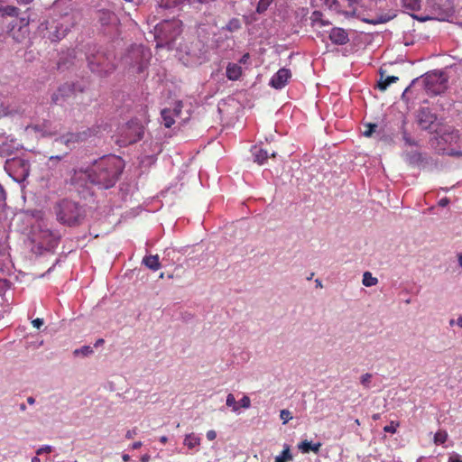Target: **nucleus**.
<instances>
[{"label":"nucleus","instance_id":"ddd939ff","mask_svg":"<svg viewBox=\"0 0 462 462\" xmlns=\"http://www.w3.org/2000/svg\"><path fill=\"white\" fill-rule=\"evenodd\" d=\"M322 444L320 442H317L312 444L310 441L307 439L301 441L298 445V448L304 454L310 453V451L318 454L320 450Z\"/></svg>","mask_w":462,"mask_h":462},{"label":"nucleus","instance_id":"72a5a7b5","mask_svg":"<svg viewBox=\"0 0 462 462\" xmlns=\"http://www.w3.org/2000/svg\"><path fill=\"white\" fill-rule=\"evenodd\" d=\"M372 374L369 373H366L361 376L360 382L365 387H369V383L371 382Z\"/></svg>","mask_w":462,"mask_h":462},{"label":"nucleus","instance_id":"b1692460","mask_svg":"<svg viewBox=\"0 0 462 462\" xmlns=\"http://www.w3.org/2000/svg\"><path fill=\"white\" fill-rule=\"evenodd\" d=\"M391 18L392 17L390 15L384 14V15H380L375 18H364V19H362V21L368 24L376 25V24L387 23L388 21L391 20Z\"/></svg>","mask_w":462,"mask_h":462},{"label":"nucleus","instance_id":"f704fd0d","mask_svg":"<svg viewBox=\"0 0 462 462\" xmlns=\"http://www.w3.org/2000/svg\"><path fill=\"white\" fill-rule=\"evenodd\" d=\"M241 407L248 409L251 406V400L248 396L245 395L239 402Z\"/></svg>","mask_w":462,"mask_h":462},{"label":"nucleus","instance_id":"393cba45","mask_svg":"<svg viewBox=\"0 0 462 462\" xmlns=\"http://www.w3.org/2000/svg\"><path fill=\"white\" fill-rule=\"evenodd\" d=\"M362 282L365 286L371 287L377 284L378 279L374 277L370 272H365L363 275Z\"/></svg>","mask_w":462,"mask_h":462},{"label":"nucleus","instance_id":"e2e57ef3","mask_svg":"<svg viewBox=\"0 0 462 462\" xmlns=\"http://www.w3.org/2000/svg\"><path fill=\"white\" fill-rule=\"evenodd\" d=\"M32 462H41V459L36 456L32 458Z\"/></svg>","mask_w":462,"mask_h":462},{"label":"nucleus","instance_id":"f3484780","mask_svg":"<svg viewBox=\"0 0 462 462\" xmlns=\"http://www.w3.org/2000/svg\"><path fill=\"white\" fill-rule=\"evenodd\" d=\"M143 263L152 271H157L161 268V263L157 254L145 256L143 259Z\"/></svg>","mask_w":462,"mask_h":462},{"label":"nucleus","instance_id":"a211bd4d","mask_svg":"<svg viewBox=\"0 0 462 462\" xmlns=\"http://www.w3.org/2000/svg\"><path fill=\"white\" fill-rule=\"evenodd\" d=\"M399 80V78L398 77H395V76H387L385 78H383V74L382 73L381 74V79L379 80L378 82V88L381 90V91H385L387 89V88L392 84V83H395Z\"/></svg>","mask_w":462,"mask_h":462},{"label":"nucleus","instance_id":"2f4dec72","mask_svg":"<svg viewBox=\"0 0 462 462\" xmlns=\"http://www.w3.org/2000/svg\"><path fill=\"white\" fill-rule=\"evenodd\" d=\"M63 157V155L51 156L47 162L48 167L50 169L56 167Z\"/></svg>","mask_w":462,"mask_h":462},{"label":"nucleus","instance_id":"58836bf2","mask_svg":"<svg viewBox=\"0 0 462 462\" xmlns=\"http://www.w3.org/2000/svg\"><path fill=\"white\" fill-rule=\"evenodd\" d=\"M32 326L39 329L44 324L43 319L37 318L32 321Z\"/></svg>","mask_w":462,"mask_h":462},{"label":"nucleus","instance_id":"338daca9","mask_svg":"<svg viewBox=\"0 0 462 462\" xmlns=\"http://www.w3.org/2000/svg\"><path fill=\"white\" fill-rule=\"evenodd\" d=\"M20 409H21L22 411H25L26 407H25V405H24V404H21Z\"/></svg>","mask_w":462,"mask_h":462},{"label":"nucleus","instance_id":"a19ab883","mask_svg":"<svg viewBox=\"0 0 462 462\" xmlns=\"http://www.w3.org/2000/svg\"><path fill=\"white\" fill-rule=\"evenodd\" d=\"M136 434H137V430L136 429L129 430L125 433V438L130 439H133Z\"/></svg>","mask_w":462,"mask_h":462},{"label":"nucleus","instance_id":"39448f33","mask_svg":"<svg viewBox=\"0 0 462 462\" xmlns=\"http://www.w3.org/2000/svg\"><path fill=\"white\" fill-rule=\"evenodd\" d=\"M39 32L42 38L47 39L51 42H57L64 37V31L61 30L60 23L54 20H46L41 23L39 26Z\"/></svg>","mask_w":462,"mask_h":462},{"label":"nucleus","instance_id":"79ce46f5","mask_svg":"<svg viewBox=\"0 0 462 462\" xmlns=\"http://www.w3.org/2000/svg\"><path fill=\"white\" fill-rule=\"evenodd\" d=\"M6 253L5 242L0 237V254L4 255Z\"/></svg>","mask_w":462,"mask_h":462},{"label":"nucleus","instance_id":"6e6552de","mask_svg":"<svg viewBox=\"0 0 462 462\" xmlns=\"http://www.w3.org/2000/svg\"><path fill=\"white\" fill-rule=\"evenodd\" d=\"M291 78V72L289 69H280L270 79V86L275 89L284 88Z\"/></svg>","mask_w":462,"mask_h":462},{"label":"nucleus","instance_id":"412c9836","mask_svg":"<svg viewBox=\"0 0 462 462\" xmlns=\"http://www.w3.org/2000/svg\"><path fill=\"white\" fill-rule=\"evenodd\" d=\"M19 14V9L13 5H5L0 6V15L5 16H10V17H15Z\"/></svg>","mask_w":462,"mask_h":462},{"label":"nucleus","instance_id":"dca6fc26","mask_svg":"<svg viewBox=\"0 0 462 462\" xmlns=\"http://www.w3.org/2000/svg\"><path fill=\"white\" fill-rule=\"evenodd\" d=\"M254 161L256 162H258L259 164H263L266 162V160L269 157H275V152H272L270 153L267 150L261 149V148L257 149L255 147L254 151Z\"/></svg>","mask_w":462,"mask_h":462},{"label":"nucleus","instance_id":"052dcab7","mask_svg":"<svg viewBox=\"0 0 462 462\" xmlns=\"http://www.w3.org/2000/svg\"><path fill=\"white\" fill-rule=\"evenodd\" d=\"M32 0H17V2L19 4H29L31 3Z\"/></svg>","mask_w":462,"mask_h":462},{"label":"nucleus","instance_id":"bb28decb","mask_svg":"<svg viewBox=\"0 0 462 462\" xmlns=\"http://www.w3.org/2000/svg\"><path fill=\"white\" fill-rule=\"evenodd\" d=\"M448 439V432L446 430H439L434 435V443L437 445L444 444Z\"/></svg>","mask_w":462,"mask_h":462},{"label":"nucleus","instance_id":"9b49d317","mask_svg":"<svg viewBox=\"0 0 462 462\" xmlns=\"http://www.w3.org/2000/svg\"><path fill=\"white\" fill-rule=\"evenodd\" d=\"M9 167H19L22 169L21 176L25 179L30 173L29 162L21 158H14L9 163Z\"/></svg>","mask_w":462,"mask_h":462},{"label":"nucleus","instance_id":"7ed1b4c3","mask_svg":"<svg viewBox=\"0 0 462 462\" xmlns=\"http://www.w3.org/2000/svg\"><path fill=\"white\" fill-rule=\"evenodd\" d=\"M104 130L105 128L102 125H95L77 133H68L63 134L56 141H60L61 143H64L68 147L73 148L78 143L86 142L92 137L97 136Z\"/></svg>","mask_w":462,"mask_h":462},{"label":"nucleus","instance_id":"774afa93","mask_svg":"<svg viewBox=\"0 0 462 462\" xmlns=\"http://www.w3.org/2000/svg\"><path fill=\"white\" fill-rule=\"evenodd\" d=\"M355 423H356V425H360V421H359V420H358V419H356V420H355Z\"/></svg>","mask_w":462,"mask_h":462},{"label":"nucleus","instance_id":"7c9ffc66","mask_svg":"<svg viewBox=\"0 0 462 462\" xmlns=\"http://www.w3.org/2000/svg\"><path fill=\"white\" fill-rule=\"evenodd\" d=\"M92 353H93V349L89 346H84L78 348L74 351L75 356H78V355L89 356Z\"/></svg>","mask_w":462,"mask_h":462},{"label":"nucleus","instance_id":"4d7b16f0","mask_svg":"<svg viewBox=\"0 0 462 462\" xmlns=\"http://www.w3.org/2000/svg\"><path fill=\"white\" fill-rule=\"evenodd\" d=\"M27 402L29 404H33L35 402V399L33 397L30 396L27 398Z\"/></svg>","mask_w":462,"mask_h":462},{"label":"nucleus","instance_id":"c9c22d12","mask_svg":"<svg viewBox=\"0 0 462 462\" xmlns=\"http://www.w3.org/2000/svg\"><path fill=\"white\" fill-rule=\"evenodd\" d=\"M366 126L367 129L364 132V135L369 137L374 132L377 125L375 124H368Z\"/></svg>","mask_w":462,"mask_h":462},{"label":"nucleus","instance_id":"a18cd8bd","mask_svg":"<svg viewBox=\"0 0 462 462\" xmlns=\"http://www.w3.org/2000/svg\"><path fill=\"white\" fill-rule=\"evenodd\" d=\"M250 59V54L247 52V53H245L242 58L239 60V63L241 64H245L247 63L248 60Z\"/></svg>","mask_w":462,"mask_h":462},{"label":"nucleus","instance_id":"8fccbe9b","mask_svg":"<svg viewBox=\"0 0 462 462\" xmlns=\"http://www.w3.org/2000/svg\"><path fill=\"white\" fill-rule=\"evenodd\" d=\"M142 442L141 441H135L132 444V448L133 449H138L142 447Z\"/></svg>","mask_w":462,"mask_h":462},{"label":"nucleus","instance_id":"473e14b6","mask_svg":"<svg viewBox=\"0 0 462 462\" xmlns=\"http://www.w3.org/2000/svg\"><path fill=\"white\" fill-rule=\"evenodd\" d=\"M280 418L283 421V424H285L292 419V416L290 411L282 410L280 412Z\"/></svg>","mask_w":462,"mask_h":462},{"label":"nucleus","instance_id":"5701e85b","mask_svg":"<svg viewBox=\"0 0 462 462\" xmlns=\"http://www.w3.org/2000/svg\"><path fill=\"white\" fill-rule=\"evenodd\" d=\"M162 117L165 127L170 128L174 123L173 113L170 109L162 110Z\"/></svg>","mask_w":462,"mask_h":462},{"label":"nucleus","instance_id":"6e6d98bb","mask_svg":"<svg viewBox=\"0 0 462 462\" xmlns=\"http://www.w3.org/2000/svg\"><path fill=\"white\" fill-rule=\"evenodd\" d=\"M168 441V438L166 436H162L160 438V442L162 443V444H166Z\"/></svg>","mask_w":462,"mask_h":462},{"label":"nucleus","instance_id":"e433bc0d","mask_svg":"<svg viewBox=\"0 0 462 462\" xmlns=\"http://www.w3.org/2000/svg\"><path fill=\"white\" fill-rule=\"evenodd\" d=\"M51 452H52V447H51V446H43V447H42V448L37 449L36 455L40 456V455H42L43 453H51Z\"/></svg>","mask_w":462,"mask_h":462},{"label":"nucleus","instance_id":"603ef678","mask_svg":"<svg viewBox=\"0 0 462 462\" xmlns=\"http://www.w3.org/2000/svg\"><path fill=\"white\" fill-rule=\"evenodd\" d=\"M104 339L103 338H99L96 341V343L94 344V346L95 347H98L99 346L103 345L104 344Z\"/></svg>","mask_w":462,"mask_h":462},{"label":"nucleus","instance_id":"423d86ee","mask_svg":"<svg viewBox=\"0 0 462 462\" xmlns=\"http://www.w3.org/2000/svg\"><path fill=\"white\" fill-rule=\"evenodd\" d=\"M143 126L136 121L132 120L126 125L125 142L127 143H136L143 138Z\"/></svg>","mask_w":462,"mask_h":462},{"label":"nucleus","instance_id":"aec40b11","mask_svg":"<svg viewBox=\"0 0 462 462\" xmlns=\"http://www.w3.org/2000/svg\"><path fill=\"white\" fill-rule=\"evenodd\" d=\"M436 117L430 114V113H425L424 111H422L420 113V125L427 129L430 126L431 124L434 123Z\"/></svg>","mask_w":462,"mask_h":462},{"label":"nucleus","instance_id":"ea45409f","mask_svg":"<svg viewBox=\"0 0 462 462\" xmlns=\"http://www.w3.org/2000/svg\"><path fill=\"white\" fill-rule=\"evenodd\" d=\"M403 140L405 141V143L408 144V145H416V142L413 141L406 132L403 133Z\"/></svg>","mask_w":462,"mask_h":462},{"label":"nucleus","instance_id":"cd10ccee","mask_svg":"<svg viewBox=\"0 0 462 462\" xmlns=\"http://www.w3.org/2000/svg\"><path fill=\"white\" fill-rule=\"evenodd\" d=\"M240 28H241V23H240V20L237 18H232L231 20H229V22L226 25V29L231 32H236V31L239 30Z\"/></svg>","mask_w":462,"mask_h":462},{"label":"nucleus","instance_id":"864d4df0","mask_svg":"<svg viewBox=\"0 0 462 462\" xmlns=\"http://www.w3.org/2000/svg\"><path fill=\"white\" fill-rule=\"evenodd\" d=\"M5 192L3 186L0 184V199H5Z\"/></svg>","mask_w":462,"mask_h":462},{"label":"nucleus","instance_id":"20e7f679","mask_svg":"<svg viewBox=\"0 0 462 462\" xmlns=\"http://www.w3.org/2000/svg\"><path fill=\"white\" fill-rule=\"evenodd\" d=\"M88 67L91 71L100 75H106L114 70V64L109 57L103 51H97L88 56Z\"/></svg>","mask_w":462,"mask_h":462},{"label":"nucleus","instance_id":"4c0bfd02","mask_svg":"<svg viewBox=\"0 0 462 462\" xmlns=\"http://www.w3.org/2000/svg\"><path fill=\"white\" fill-rule=\"evenodd\" d=\"M398 426V423L396 425H394V422L392 421L390 423V425H386L384 428H383V430L385 432H388V433H395L396 432V427Z\"/></svg>","mask_w":462,"mask_h":462},{"label":"nucleus","instance_id":"2eb2a0df","mask_svg":"<svg viewBox=\"0 0 462 462\" xmlns=\"http://www.w3.org/2000/svg\"><path fill=\"white\" fill-rule=\"evenodd\" d=\"M226 78L229 80H237L242 75V68L236 63H228L226 70Z\"/></svg>","mask_w":462,"mask_h":462},{"label":"nucleus","instance_id":"f257e3e1","mask_svg":"<svg viewBox=\"0 0 462 462\" xmlns=\"http://www.w3.org/2000/svg\"><path fill=\"white\" fill-rule=\"evenodd\" d=\"M122 171L123 163L119 157H104L96 162L89 170H75L71 183L84 187L89 182L106 189L116 183Z\"/></svg>","mask_w":462,"mask_h":462},{"label":"nucleus","instance_id":"c03bdc74","mask_svg":"<svg viewBox=\"0 0 462 462\" xmlns=\"http://www.w3.org/2000/svg\"><path fill=\"white\" fill-rule=\"evenodd\" d=\"M188 1L190 5H194L196 4L203 5V4H207V3L210 2V0H188Z\"/></svg>","mask_w":462,"mask_h":462},{"label":"nucleus","instance_id":"3c124183","mask_svg":"<svg viewBox=\"0 0 462 462\" xmlns=\"http://www.w3.org/2000/svg\"><path fill=\"white\" fill-rule=\"evenodd\" d=\"M151 459V456L148 455V454H144L143 456H142L141 457V462H149Z\"/></svg>","mask_w":462,"mask_h":462},{"label":"nucleus","instance_id":"6ab92c4d","mask_svg":"<svg viewBox=\"0 0 462 462\" xmlns=\"http://www.w3.org/2000/svg\"><path fill=\"white\" fill-rule=\"evenodd\" d=\"M201 439L194 433H189L185 436L184 445L189 449H193L200 445Z\"/></svg>","mask_w":462,"mask_h":462},{"label":"nucleus","instance_id":"9d476101","mask_svg":"<svg viewBox=\"0 0 462 462\" xmlns=\"http://www.w3.org/2000/svg\"><path fill=\"white\" fill-rule=\"evenodd\" d=\"M329 39L337 45H344L349 41L347 32L344 29L338 27H334L330 31Z\"/></svg>","mask_w":462,"mask_h":462},{"label":"nucleus","instance_id":"a878e982","mask_svg":"<svg viewBox=\"0 0 462 462\" xmlns=\"http://www.w3.org/2000/svg\"><path fill=\"white\" fill-rule=\"evenodd\" d=\"M403 7L410 11H418L420 9V0H402Z\"/></svg>","mask_w":462,"mask_h":462},{"label":"nucleus","instance_id":"1a4fd4ad","mask_svg":"<svg viewBox=\"0 0 462 462\" xmlns=\"http://www.w3.org/2000/svg\"><path fill=\"white\" fill-rule=\"evenodd\" d=\"M74 92L73 86L69 83H65L59 87V88L51 95V101L55 105H60L69 97Z\"/></svg>","mask_w":462,"mask_h":462},{"label":"nucleus","instance_id":"49530a36","mask_svg":"<svg viewBox=\"0 0 462 462\" xmlns=\"http://www.w3.org/2000/svg\"><path fill=\"white\" fill-rule=\"evenodd\" d=\"M449 462H462V459L459 455L456 454L449 457Z\"/></svg>","mask_w":462,"mask_h":462},{"label":"nucleus","instance_id":"c85d7f7f","mask_svg":"<svg viewBox=\"0 0 462 462\" xmlns=\"http://www.w3.org/2000/svg\"><path fill=\"white\" fill-rule=\"evenodd\" d=\"M226 404L232 408V411L236 412L239 410L238 402L236 401L234 394L228 393L226 396Z\"/></svg>","mask_w":462,"mask_h":462},{"label":"nucleus","instance_id":"37998d69","mask_svg":"<svg viewBox=\"0 0 462 462\" xmlns=\"http://www.w3.org/2000/svg\"><path fill=\"white\" fill-rule=\"evenodd\" d=\"M217 438V433L215 430H210L207 432V439L210 441L214 440Z\"/></svg>","mask_w":462,"mask_h":462},{"label":"nucleus","instance_id":"0eeeda50","mask_svg":"<svg viewBox=\"0 0 462 462\" xmlns=\"http://www.w3.org/2000/svg\"><path fill=\"white\" fill-rule=\"evenodd\" d=\"M39 238L42 240V245L50 250L58 245L60 236L58 232L46 228L40 230Z\"/></svg>","mask_w":462,"mask_h":462},{"label":"nucleus","instance_id":"09e8293b","mask_svg":"<svg viewBox=\"0 0 462 462\" xmlns=\"http://www.w3.org/2000/svg\"><path fill=\"white\" fill-rule=\"evenodd\" d=\"M181 107H182V104L181 102H179L174 109V112L173 114L178 116L180 113V110H181Z\"/></svg>","mask_w":462,"mask_h":462},{"label":"nucleus","instance_id":"4be33fe9","mask_svg":"<svg viewBox=\"0 0 462 462\" xmlns=\"http://www.w3.org/2000/svg\"><path fill=\"white\" fill-rule=\"evenodd\" d=\"M292 458L293 457L291 453L290 446L285 445L282 453L275 457L274 462H289L291 461Z\"/></svg>","mask_w":462,"mask_h":462},{"label":"nucleus","instance_id":"0e129e2a","mask_svg":"<svg viewBox=\"0 0 462 462\" xmlns=\"http://www.w3.org/2000/svg\"><path fill=\"white\" fill-rule=\"evenodd\" d=\"M327 4H336L337 1V0H326Z\"/></svg>","mask_w":462,"mask_h":462},{"label":"nucleus","instance_id":"680f3d73","mask_svg":"<svg viewBox=\"0 0 462 462\" xmlns=\"http://www.w3.org/2000/svg\"><path fill=\"white\" fill-rule=\"evenodd\" d=\"M315 282H316V286H317V287H319V288H322V287H323V286H322L321 282H320L319 279H317V280L315 281Z\"/></svg>","mask_w":462,"mask_h":462},{"label":"nucleus","instance_id":"bf43d9fd","mask_svg":"<svg viewBox=\"0 0 462 462\" xmlns=\"http://www.w3.org/2000/svg\"><path fill=\"white\" fill-rule=\"evenodd\" d=\"M372 419H373L374 420H379V419H380V413H375V414H374V415L372 416Z\"/></svg>","mask_w":462,"mask_h":462},{"label":"nucleus","instance_id":"f8f14e48","mask_svg":"<svg viewBox=\"0 0 462 462\" xmlns=\"http://www.w3.org/2000/svg\"><path fill=\"white\" fill-rule=\"evenodd\" d=\"M97 20L102 26H106L114 23L116 19V14L109 10H99L97 12Z\"/></svg>","mask_w":462,"mask_h":462},{"label":"nucleus","instance_id":"5fc2aeb1","mask_svg":"<svg viewBox=\"0 0 462 462\" xmlns=\"http://www.w3.org/2000/svg\"><path fill=\"white\" fill-rule=\"evenodd\" d=\"M122 459L124 462H129L130 461V456L128 454H123Z\"/></svg>","mask_w":462,"mask_h":462},{"label":"nucleus","instance_id":"de8ad7c7","mask_svg":"<svg viewBox=\"0 0 462 462\" xmlns=\"http://www.w3.org/2000/svg\"><path fill=\"white\" fill-rule=\"evenodd\" d=\"M449 204V199L448 198H442L439 201V205L440 207H446Z\"/></svg>","mask_w":462,"mask_h":462},{"label":"nucleus","instance_id":"69168bd1","mask_svg":"<svg viewBox=\"0 0 462 462\" xmlns=\"http://www.w3.org/2000/svg\"><path fill=\"white\" fill-rule=\"evenodd\" d=\"M458 262H459L460 266H462V254L458 255Z\"/></svg>","mask_w":462,"mask_h":462},{"label":"nucleus","instance_id":"c756f323","mask_svg":"<svg viewBox=\"0 0 462 462\" xmlns=\"http://www.w3.org/2000/svg\"><path fill=\"white\" fill-rule=\"evenodd\" d=\"M273 2V0H260L256 7V12L258 14L264 13Z\"/></svg>","mask_w":462,"mask_h":462},{"label":"nucleus","instance_id":"13d9d810","mask_svg":"<svg viewBox=\"0 0 462 462\" xmlns=\"http://www.w3.org/2000/svg\"><path fill=\"white\" fill-rule=\"evenodd\" d=\"M457 324L458 327L462 328V317L457 318Z\"/></svg>","mask_w":462,"mask_h":462},{"label":"nucleus","instance_id":"4468645a","mask_svg":"<svg viewBox=\"0 0 462 462\" xmlns=\"http://www.w3.org/2000/svg\"><path fill=\"white\" fill-rule=\"evenodd\" d=\"M310 19L312 27L322 28L330 24L329 21L323 19V14L319 11L312 12Z\"/></svg>","mask_w":462,"mask_h":462},{"label":"nucleus","instance_id":"f03ea898","mask_svg":"<svg viewBox=\"0 0 462 462\" xmlns=\"http://www.w3.org/2000/svg\"><path fill=\"white\" fill-rule=\"evenodd\" d=\"M57 219L65 225H78L83 216L80 207L74 201L62 199L55 207Z\"/></svg>","mask_w":462,"mask_h":462}]
</instances>
